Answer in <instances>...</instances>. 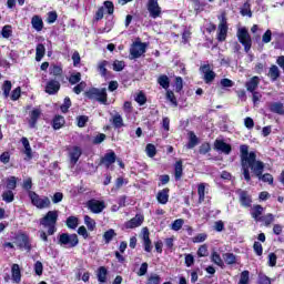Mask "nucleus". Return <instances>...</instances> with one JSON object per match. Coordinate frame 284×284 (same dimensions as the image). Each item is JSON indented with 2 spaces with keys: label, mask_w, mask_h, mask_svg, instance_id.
I'll return each instance as SVG.
<instances>
[{
  "label": "nucleus",
  "mask_w": 284,
  "mask_h": 284,
  "mask_svg": "<svg viewBox=\"0 0 284 284\" xmlns=\"http://www.w3.org/2000/svg\"><path fill=\"white\" fill-rule=\"evenodd\" d=\"M65 125V119L61 115H55L53 119V130H61V126Z\"/></svg>",
  "instance_id": "obj_28"
},
{
  "label": "nucleus",
  "mask_w": 284,
  "mask_h": 284,
  "mask_svg": "<svg viewBox=\"0 0 284 284\" xmlns=\"http://www.w3.org/2000/svg\"><path fill=\"white\" fill-rule=\"evenodd\" d=\"M80 82H81V72L71 73L69 78V83H71V85H77V83H80Z\"/></svg>",
  "instance_id": "obj_43"
},
{
  "label": "nucleus",
  "mask_w": 284,
  "mask_h": 284,
  "mask_svg": "<svg viewBox=\"0 0 284 284\" xmlns=\"http://www.w3.org/2000/svg\"><path fill=\"white\" fill-rule=\"evenodd\" d=\"M85 97L93 101H98L103 105H108V90L106 89H97L92 88L85 92Z\"/></svg>",
  "instance_id": "obj_4"
},
{
  "label": "nucleus",
  "mask_w": 284,
  "mask_h": 284,
  "mask_svg": "<svg viewBox=\"0 0 284 284\" xmlns=\"http://www.w3.org/2000/svg\"><path fill=\"white\" fill-rule=\"evenodd\" d=\"M146 284H161V276L156 273H151L148 277Z\"/></svg>",
  "instance_id": "obj_42"
},
{
  "label": "nucleus",
  "mask_w": 284,
  "mask_h": 284,
  "mask_svg": "<svg viewBox=\"0 0 284 284\" xmlns=\"http://www.w3.org/2000/svg\"><path fill=\"white\" fill-rule=\"evenodd\" d=\"M124 68H125V62L124 61L115 60L113 62L114 72H123Z\"/></svg>",
  "instance_id": "obj_48"
},
{
  "label": "nucleus",
  "mask_w": 284,
  "mask_h": 284,
  "mask_svg": "<svg viewBox=\"0 0 284 284\" xmlns=\"http://www.w3.org/2000/svg\"><path fill=\"white\" fill-rule=\"evenodd\" d=\"M7 187L10 191L17 189V178L16 176H10L7 179Z\"/></svg>",
  "instance_id": "obj_50"
},
{
  "label": "nucleus",
  "mask_w": 284,
  "mask_h": 284,
  "mask_svg": "<svg viewBox=\"0 0 284 284\" xmlns=\"http://www.w3.org/2000/svg\"><path fill=\"white\" fill-rule=\"evenodd\" d=\"M45 57V45L39 43L36 48V61H41Z\"/></svg>",
  "instance_id": "obj_30"
},
{
  "label": "nucleus",
  "mask_w": 284,
  "mask_h": 284,
  "mask_svg": "<svg viewBox=\"0 0 284 284\" xmlns=\"http://www.w3.org/2000/svg\"><path fill=\"white\" fill-rule=\"evenodd\" d=\"M143 246L146 252H152V241L150 240V232L148 229H143Z\"/></svg>",
  "instance_id": "obj_22"
},
{
  "label": "nucleus",
  "mask_w": 284,
  "mask_h": 284,
  "mask_svg": "<svg viewBox=\"0 0 284 284\" xmlns=\"http://www.w3.org/2000/svg\"><path fill=\"white\" fill-rule=\"evenodd\" d=\"M33 270L37 276H41V274H43V263H41L40 261H37L34 263Z\"/></svg>",
  "instance_id": "obj_57"
},
{
  "label": "nucleus",
  "mask_w": 284,
  "mask_h": 284,
  "mask_svg": "<svg viewBox=\"0 0 284 284\" xmlns=\"http://www.w3.org/2000/svg\"><path fill=\"white\" fill-rule=\"evenodd\" d=\"M145 152L148 154V156H150V159L156 156V146H154V144H148Z\"/></svg>",
  "instance_id": "obj_52"
},
{
  "label": "nucleus",
  "mask_w": 284,
  "mask_h": 284,
  "mask_svg": "<svg viewBox=\"0 0 284 284\" xmlns=\"http://www.w3.org/2000/svg\"><path fill=\"white\" fill-rule=\"evenodd\" d=\"M40 116H41V109H33L30 113L29 128L31 129L37 128V121H39Z\"/></svg>",
  "instance_id": "obj_18"
},
{
  "label": "nucleus",
  "mask_w": 284,
  "mask_h": 284,
  "mask_svg": "<svg viewBox=\"0 0 284 284\" xmlns=\"http://www.w3.org/2000/svg\"><path fill=\"white\" fill-rule=\"evenodd\" d=\"M263 223H265V225H272V223H274V215L272 213H268L264 216L261 217V220Z\"/></svg>",
  "instance_id": "obj_54"
},
{
  "label": "nucleus",
  "mask_w": 284,
  "mask_h": 284,
  "mask_svg": "<svg viewBox=\"0 0 284 284\" xmlns=\"http://www.w3.org/2000/svg\"><path fill=\"white\" fill-rule=\"evenodd\" d=\"M57 221H59V211H49L40 219V225L47 230L48 236H52L57 233Z\"/></svg>",
  "instance_id": "obj_2"
},
{
  "label": "nucleus",
  "mask_w": 284,
  "mask_h": 284,
  "mask_svg": "<svg viewBox=\"0 0 284 284\" xmlns=\"http://www.w3.org/2000/svg\"><path fill=\"white\" fill-rule=\"evenodd\" d=\"M98 281L100 283H105L108 281V268H105L104 266H101L98 270Z\"/></svg>",
  "instance_id": "obj_33"
},
{
  "label": "nucleus",
  "mask_w": 284,
  "mask_h": 284,
  "mask_svg": "<svg viewBox=\"0 0 284 284\" xmlns=\"http://www.w3.org/2000/svg\"><path fill=\"white\" fill-rule=\"evenodd\" d=\"M166 99H168V101H170V103H172V105H174L175 108H176V105H179V102H176V97H174V92L168 91V92H166Z\"/></svg>",
  "instance_id": "obj_61"
},
{
  "label": "nucleus",
  "mask_w": 284,
  "mask_h": 284,
  "mask_svg": "<svg viewBox=\"0 0 284 284\" xmlns=\"http://www.w3.org/2000/svg\"><path fill=\"white\" fill-rule=\"evenodd\" d=\"M31 24L37 32H41V30H43V19H41L39 16L32 17Z\"/></svg>",
  "instance_id": "obj_24"
},
{
  "label": "nucleus",
  "mask_w": 284,
  "mask_h": 284,
  "mask_svg": "<svg viewBox=\"0 0 284 284\" xmlns=\"http://www.w3.org/2000/svg\"><path fill=\"white\" fill-rule=\"evenodd\" d=\"M82 154L83 151L79 146H72L69 149V159L72 165H77V163H79V159H81Z\"/></svg>",
  "instance_id": "obj_13"
},
{
  "label": "nucleus",
  "mask_w": 284,
  "mask_h": 284,
  "mask_svg": "<svg viewBox=\"0 0 284 284\" xmlns=\"http://www.w3.org/2000/svg\"><path fill=\"white\" fill-rule=\"evenodd\" d=\"M270 110L274 114H280V115L284 114V105L281 102H273V103H271Z\"/></svg>",
  "instance_id": "obj_25"
},
{
  "label": "nucleus",
  "mask_w": 284,
  "mask_h": 284,
  "mask_svg": "<svg viewBox=\"0 0 284 284\" xmlns=\"http://www.w3.org/2000/svg\"><path fill=\"white\" fill-rule=\"evenodd\" d=\"M84 224L87 225L90 232H94V229L97 227V222L92 217H90L89 215H85Z\"/></svg>",
  "instance_id": "obj_37"
},
{
  "label": "nucleus",
  "mask_w": 284,
  "mask_h": 284,
  "mask_svg": "<svg viewBox=\"0 0 284 284\" xmlns=\"http://www.w3.org/2000/svg\"><path fill=\"white\" fill-rule=\"evenodd\" d=\"M104 11L108 12V14H114V3L112 1H104Z\"/></svg>",
  "instance_id": "obj_58"
},
{
  "label": "nucleus",
  "mask_w": 284,
  "mask_h": 284,
  "mask_svg": "<svg viewBox=\"0 0 284 284\" xmlns=\"http://www.w3.org/2000/svg\"><path fill=\"white\" fill-rule=\"evenodd\" d=\"M112 121H113V125L114 128H123V116H121V114L119 113H115L113 116H112Z\"/></svg>",
  "instance_id": "obj_41"
},
{
  "label": "nucleus",
  "mask_w": 284,
  "mask_h": 284,
  "mask_svg": "<svg viewBox=\"0 0 284 284\" xmlns=\"http://www.w3.org/2000/svg\"><path fill=\"white\" fill-rule=\"evenodd\" d=\"M268 77L271 80L276 81L278 77H281V70H278V67L273 64L268 70Z\"/></svg>",
  "instance_id": "obj_29"
},
{
  "label": "nucleus",
  "mask_w": 284,
  "mask_h": 284,
  "mask_svg": "<svg viewBox=\"0 0 284 284\" xmlns=\"http://www.w3.org/2000/svg\"><path fill=\"white\" fill-rule=\"evenodd\" d=\"M240 159L242 174L247 183L252 181L250 170L255 176L258 178V181H263V183H268V185H272V183H274V178L272 176V174L265 173L263 175V172L265 170V163H263L261 160H256V152H250V146H247V144H242L240 146Z\"/></svg>",
  "instance_id": "obj_1"
},
{
  "label": "nucleus",
  "mask_w": 284,
  "mask_h": 284,
  "mask_svg": "<svg viewBox=\"0 0 284 284\" xmlns=\"http://www.w3.org/2000/svg\"><path fill=\"white\" fill-rule=\"evenodd\" d=\"M50 74H53V77H61V74H63V69L61 65L53 64L50 67Z\"/></svg>",
  "instance_id": "obj_46"
},
{
  "label": "nucleus",
  "mask_w": 284,
  "mask_h": 284,
  "mask_svg": "<svg viewBox=\"0 0 284 284\" xmlns=\"http://www.w3.org/2000/svg\"><path fill=\"white\" fill-rule=\"evenodd\" d=\"M240 13L242 17H248L252 19V4H250V0H246L243 6L240 8Z\"/></svg>",
  "instance_id": "obj_23"
},
{
  "label": "nucleus",
  "mask_w": 284,
  "mask_h": 284,
  "mask_svg": "<svg viewBox=\"0 0 284 284\" xmlns=\"http://www.w3.org/2000/svg\"><path fill=\"white\" fill-rule=\"evenodd\" d=\"M258 83H261V79L258 77L251 78L246 83L245 88L247 92H256V88H258Z\"/></svg>",
  "instance_id": "obj_20"
},
{
  "label": "nucleus",
  "mask_w": 284,
  "mask_h": 284,
  "mask_svg": "<svg viewBox=\"0 0 284 284\" xmlns=\"http://www.w3.org/2000/svg\"><path fill=\"white\" fill-rule=\"evenodd\" d=\"M114 236H116V232L114 231V229H110L105 231L103 234L104 243L106 245L110 244L112 242V239H114Z\"/></svg>",
  "instance_id": "obj_32"
},
{
  "label": "nucleus",
  "mask_w": 284,
  "mask_h": 284,
  "mask_svg": "<svg viewBox=\"0 0 284 284\" xmlns=\"http://www.w3.org/2000/svg\"><path fill=\"white\" fill-rule=\"evenodd\" d=\"M2 201H4V203H12V201H14V193L10 190L4 191L2 193Z\"/></svg>",
  "instance_id": "obj_44"
},
{
  "label": "nucleus",
  "mask_w": 284,
  "mask_h": 284,
  "mask_svg": "<svg viewBox=\"0 0 284 284\" xmlns=\"http://www.w3.org/2000/svg\"><path fill=\"white\" fill-rule=\"evenodd\" d=\"M239 284H250V271H243Z\"/></svg>",
  "instance_id": "obj_49"
},
{
  "label": "nucleus",
  "mask_w": 284,
  "mask_h": 284,
  "mask_svg": "<svg viewBox=\"0 0 284 284\" xmlns=\"http://www.w3.org/2000/svg\"><path fill=\"white\" fill-rule=\"evenodd\" d=\"M67 227H69L70 230H77V227H79V217L69 216L67 219Z\"/></svg>",
  "instance_id": "obj_34"
},
{
  "label": "nucleus",
  "mask_w": 284,
  "mask_h": 284,
  "mask_svg": "<svg viewBox=\"0 0 284 284\" xmlns=\"http://www.w3.org/2000/svg\"><path fill=\"white\" fill-rule=\"evenodd\" d=\"M240 202L243 207H251L252 206V196L246 191H242L240 193Z\"/></svg>",
  "instance_id": "obj_21"
},
{
  "label": "nucleus",
  "mask_w": 284,
  "mask_h": 284,
  "mask_svg": "<svg viewBox=\"0 0 284 284\" xmlns=\"http://www.w3.org/2000/svg\"><path fill=\"white\" fill-rule=\"evenodd\" d=\"M253 250L257 256H263V244L254 242Z\"/></svg>",
  "instance_id": "obj_60"
},
{
  "label": "nucleus",
  "mask_w": 284,
  "mask_h": 284,
  "mask_svg": "<svg viewBox=\"0 0 284 284\" xmlns=\"http://www.w3.org/2000/svg\"><path fill=\"white\" fill-rule=\"evenodd\" d=\"M156 200L161 205H166L168 201H170V189H163L158 192Z\"/></svg>",
  "instance_id": "obj_17"
},
{
  "label": "nucleus",
  "mask_w": 284,
  "mask_h": 284,
  "mask_svg": "<svg viewBox=\"0 0 284 284\" xmlns=\"http://www.w3.org/2000/svg\"><path fill=\"white\" fill-rule=\"evenodd\" d=\"M158 83L159 85H161V88L168 90V88H170V78H168V75H160L158 79Z\"/></svg>",
  "instance_id": "obj_39"
},
{
  "label": "nucleus",
  "mask_w": 284,
  "mask_h": 284,
  "mask_svg": "<svg viewBox=\"0 0 284 284\" xmlns=\"http://www.w3.org/2000/svg\"><path fill=\"white\" fill-rule=\"evenodd\" d=\"M11 90H12V82H10L9 80H6L2 85V92H3L4 99H8V97H10Z\"/></svg>",
  "instance_id": "obj_40"
},
{
  "label": "nucleus",
  "mask_w": 284,
  "mask_h": 284,
  "mask_svg": "<svg viewBox=\"0 0 284 284\" xmlns=\"http://www.w3.org/2000/svg\"><path fill=\"white\" fill-rule=\"evenodd\" d=\"M214 148L217 152H222V154H230L232 152V145L225 143L223 140H215Z\"/></svg>",
  "instance_id": "obj_16"
},
{
  "label": "nucleus",
  "mask_w": 284,
  "mask_h": 284,
  "mask_svg": "<svg viewBox=\"0 0 284 284\" xmlns=\"http://www.w3.org/2000/svg\"><path fill=\"white\" fill-rule=\"evenodd\" d=\"M58 245L71 250L79 245V236L77 234L62 233L58 235Z\"/></svg>",
  "instance_id": "obj_3"
},
{
  "label": "nucleus",
  "mask_w": 284,
  "mask_h": 284,
  "mask_svg": "<svg viewBox=\"0 0 284 284\" xmlns=\"http://www.w3.org/2000/svg\"><path fill=\"white\" fill-rule=\"evenodd\" d=\"M1 34L3 39H10L12 37V26L7 24L2 28Z\"/></svg>",
  "instance_id": "obj_45"
},
{
  "label": "nucleus",
  "mask_w": 284,
  "mask_h": 284,
  "mask_svg": "<svg viewBox=\"0 0 284 284\" xmlns=\"http://www.w3.org/2000/svg\"><path fill=\"white\" fill-rule=\"evenodd\" d=\"M182 176H183V162L178 161L175 163V181H181Z\"/></svg>",
  "instance_id": "obj_38"
},
{
  "label": "nucleus",
  "mask_w": 284,
  "mask_h": 284,
  "mask_svg": "<svg viewBox=\"0 0 284 284\" xmlns=\"http://www.w3.org/2000/svg\"><path fill=\"white\" fill-rule=\"evenodd\" d=\"M189 136L190 139L186 148L189 150H192V148H196V145H199V138H196V134H194V132H190Z\"/></svg>",
  "instance_id": "obj_35"
},
{
  "label": "nucleus",
  "mask_w": 284,
  "mask_h": 284,
  "mask_svg": "<svg viewBox=\"0 0 284 284\" xmlns=\"http://www.w3.org/2000/svg\"><path fill=\"white\" fill-rule=\"evenodd\" d=\"M85 82H80L79 84H77L74 88H73V92L75 94H81L83 90H85Z\"/></svg>",
  "instance_id": "obj_63"
},
{
  "label": "nucleus",
  "mask_w": 284,
  "mask_h": 284,
  "mask_svg": "<svg viewBox=\"0 0 284 284\" xmlns=\"http://www.w3.org/2000/svg\"><path fill=\"white\" fill-rule=\"evenodd\" d=\"M61 89V84L57 80H51L47 83L45 92L48 94H57L59 90Z\"/></svg>",
  "instance_id": "obj_19"
},
{
  "label": "nucleus",
  "mask_w": 284,
  "mask_h": 284,
  "mask_svg": "<svg viewBox=\"0 0 284 284\" xmlns=\"http://www.w3.org/2000/svg\"><path fill=\"white\" fill-rule=\"evenodd\" d=\"M236 37L240 43L243 44L245 52H250V50H252V37L250 36V31H247V28H239Z\"/></svg>",
  "instance_id": "obj_6"
},
{
  "label": "nucleus",
  "mask_w": 284,
  "mask_h": 284,
  "mask_svg": "<svg viewBox=\"0 0 284 284\" xmlns=\"http://www.w3.org/2000/svg\"><path fill=\"white\" fill-rule=\"evenodd\" d=\"M11 272L14 283H21V268L19 267V264H13L11 267Z\"/></svg>",
  "instance_id": "obj_26"
},
{
  "label": "nucleus",
  "mask_w": 284,
  "mask_h": 284,
  "mask_svg": "<svg viewBox=\"0 0 284 284\" xmlns=\"http://www.w3.org/2000/svg\"><path fill=\"white\" fill-rule=\"evenodd\" d=\"M212 262L215 263V265H219V267H223V260L221 258V255L216 252H213L212 254Z\"/></svg>",
  "instance_id": "obj_55"
},
{
  "label": "nucleus",
  "mask_w": 284,
  "mask_h": 284,
  "mask_svg": "<svg viewBox=\"0 0 284 284\" xmlns=\"http://www.w3.org/2000/svg\"><path fill=\"white\" fill-rule=\"evenodd\" d=\"M258 284H272V280L267 275H260Z\"/></svg>",
  "instance_id": "obj_64"
},
{
  "label": "nucleus",
  "mask_w": 284,
  "mask_h": 284,
  "mask_svg": "<svg viewBox=\"0 0 284 284\" xmlns=\"http://www.w3.org/2000/svg\"><path fill=\"white\" fill-rule=\"evenodd\" d=\"M219 27H217V41H225V39H227V17H225V13H222L219 17Z\"/></svg>",
  "instance_id": "obj_7"
},
{
  "label": "nucleus",
  "mask_w": 284,
  "mask_h": 284,
  "mask_svg": "<svg viewBox=\"0 0 284 284\" xmlns=\"http://www.w3.org/2000/svg\"><path fill=\"white\" fill-rule=\"evenodd\" d=\"M87 207L92 212V214H101L105 210V202L99 200H89L87 202Z\"/></svg>",
  "instance_id": "obj_12"
},
{
  "label": "nucleus",
  "mask_w": 284,
  "mask_h": 284,
  "mask_svg": "<svg viewBox=\"0 0 284 284\" xmlns=\"http://www.w3.org/2000/svg\"><path fill=\"white\" fill-rule=\"evenodd\" d=\"M200 70L204 74L205 83H212V80L216 78V73L210 68V64L202 65Z\"/></svg>",
  "instance_id": "obj_14"
},
{
  "label": "nucleus",
  "mask_w": 284,
  "mask_h": 284,
  "mask_svg": "<svg viewBox=\"0 0 284 284\" xmlns=\"http://www.w3.org/2000/svg\"><path fill=\"white\" fill-rule=\"evenodd\" d=\"M224 261L226 265H234V263H236V255H234V253H225Z\"/></svg>",
  "instance_id": "obj_47"
},
{
  "label": "nucleus",
  "mask_w": 284,
  "mask_h": 284,
  "mask_svg": "<svg viewBox=\"0 0 284 284\" xmlns=\"http://www.w3.org/2000/svg\"><path fill=\"white\" fill-rule=\"evenodd\" d=\"M28 196L32 205H34V207H38V210H45V207H50V197L48 196L41 197L34 191H29Z\"/></svg>",
  "instance_id": "obj_5"
},
{
  "label": "nucleus",
  "mask_w": 284,
  "mask_h": 284,
  "mask_svg": "<svg viewBox=\"0 0 284 284\" xmlns=\"http://www.w3.org/2000/svg\"><path fill=\"white\" fill-rule=\"evenodd\" d=\"M100 163L101 165H104L108 170H110L111 165H113V163H116V153H114V151L106 153L101 159Z\"/></svg>",
  "instance_id": "obj_15"
},
{
  "label": "nucleus",
  "mask_w": 284,
  "mask_h": 284,
  "mask_svg": "<svg viewBox=\"0 0 284 284\" xmlns=\"http://www.w3.org/2000/svg\"><path fill=\"white\" fill-rule=\"evenodd\" d=\"M108 61L103 60L102 62L99 63L98 70L102 77H105L108 74Z\"/></svg>",
  "instance_id": "obj_51"
},
{
  "label": "nucleus",
  "mask_w": 284,
  "mask_h": 284,
  "mask_svg": "<svg viewBox=\"0 0 284 284\" xmlns=\"http://www.w3.org/2000/svg\"><path fill=\"white\" fill-rule=\"evenodd\" d=\"M267 258H268V262H267L268 267H276V261L278 257L275 255V253H270Z\"/></svg>",
  "instance_id": "obj_56"
},
{
  "label": "nucleus",
  "mask_w": 284,
  "mask_h": 284,
  "mask_svg": "<svg viewBox=\"0 0 284 284\" xmlns=\"http://www.w3.org/2000/svg\"><path fill=\"white\" fill-rule=\"evenodd\" d=\"M22 145L24 148V154L28 159H32V148L30 146V141L27 138H22Z\"/></svg>",
  "instance_id": "obj_31"
},
{
  "label": "nucleus",
  "mask_w": 284,
  "mask_h": 284,
  "mask_svg": "<svg viewBox=\"0 0 284 284\" xmlns=\"http://www.w3.org/2000/svg\"><path fill=\"white\" fill-rule=\"evenodd\" d=\"M144 221H145V216L142 213H138L133 219L124 223V229L135 230V227H141Z\"/></svg>",
  "instance_id": "obj_10"
},
{
  "label": "nucleus",
  "mask_w": 284,
  "mask_h": 284,
  "mask_svg": "<svg viewBox=\"0 0 284 284\" xmlns=\"http://www.w3.org/2000/svg\"><path fill=\"white\" fill-rule=\"evenodd\" d=\"M261 214H263V206L261 205H255L251 211L252 217L256 221H261Z\"/></svg>",
  "instance_id": "obj_36"
},
{
  "label": "nucleus",
  "mask_w": 284,
  "mask_h": 284,
  "mask_svg": "<svg viewBox=\"0 0 284 284\" xmlns=\"http://www.w3.org/2000/svg\"><path fill=\"white\" fill-rule=\"evenodd\" d=\"M183 223H184L183 219L175 220L171 225V230H173L174 232H179V230L183 227Z\"/></svg>",
  "instance_id": "obj_53"
},
{
  "label": "nucleus",
  "mask_w": 284,
  "mask_h": 284,
  "mask_svg": "<svg viewBox=\"0 0 284 284\" xmlns=\"http://www.w3.org/2000/svg\"><path fill=\"white\" fill-rule=\"evenodd\" d=\"M207 240V234H205V233H200V234H197V235H195L194 237H193V243H203L204 241H206Z\"/></svg>",
  "instance_id": "obj_62"
},
{
  "label": "nucleus",
  "mask_w": 284,
  "mask_h": 284,
  "mask_svg": "<svg viewBox=\"0 0 284 284\" xmlns=\"http://www.w3.org/2000/svg\"><path fill=\"white\" fill-rule=\"evenodd\" d=\"M16 245H18L20 250H26V252L32 251V242L30 241V236L26 233H20L16 236Z\"/></svg>",
  "instance_id": "obj_8"
},
{
  "label": "nucleus",
  "mask_w": 284,
  "mask_h": 284,
  "mask_svg": "<svg viewBox=\"0 0 284 284\" xmlns=\"http://www.w3.org/2000/svg\"><path fill=\"white\" fill-rule=\"evenodd\" d=\"M146 8L151 19H159L161 17L162 9L159 6V0H149Z\"/></svg>",
  "instance_id": "obj_9"
},
{
  "label": "nucleus",
  "mask_w": 284,
  "mask_h": 284,
  "mask_svg": "<svg viewBox=\"0 0 284 284\" xmlns=\"http://www.w3.org/2000/svg\"><path fill=\"white\" fill-rule=\"evenodd\" d=\"M207 187V183H200L197 185V195H199V203H203L205 201V189Z\"/></svg>",
  "instance_id": "obj_27"
},
{
  "label": "nucleus",
  "mask_w": 284,
  "mask_h": 284,
  "mask_svg": "<svg viewBox=\"0 0 284 284\" xmlns=\"http://www.w3.org/2000/svg\"><path fill=\"white\" fill-rule=\"evenodd\" d=\"M104 141H105V134L100 133L93 138L92 143H93V145H99V144L103 143Z\"/></svg>",
  "instance_id": "obj_59"
},
{
  "label": "nucleus",
  "mask_w": 284,
  "mask_h": 284,
  "mask_svg": "<svg viewBox=\"0 0 284 284\" xmlns=\"http://www.w3.org/2000/svg\"><path fill=\"white\" fill-rule=\"evenodd\" d=\"M148 49V44L143 42H134L130 49V54L132 59H139L145 54V50Z\"/></svg>",
  "instance_id": "obj_11"
}]
</instances>
